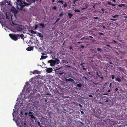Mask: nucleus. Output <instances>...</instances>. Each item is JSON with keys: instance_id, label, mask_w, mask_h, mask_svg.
<instances>
[{"instance_id": "nucleus-1", "label": "nucleus", "mask_w": 127, "mask_h": 127, "mask_svg": "<svg viewBox=\"0 0 127 127\" xmlns=\"http://www.w3.org/2000/svg\"><path fill=\"white\" fill-rule=\"evenodd\" d=\"M9 35L12 39L16 41L18 39H19V37L20 36V34H10Z\"/></svg>"}, {"instance_id": "nucleus-2", "label": "nucleus", "mask_w": 127, "mask_h": 127, "mask_svg": "<svg viewBox=\"0 0 127 127\" xmlns=\"http://www.w3.org/2000/svg\"><path fill=\"white\" fill-rule=\"evenodd\" d=\"M0 16L4 20L6 19H8L9 17V16H8L7 13L6 12L5 13V15H3L2 14V15H0Z\"/></svg>"}, {"instance_id": "nucleus-3", "label": "nucleus", "mask_w": 127, "mask_h": 127, "mask_svg": "<svg viewBox=\"0 0 127 127\" xmlns=\"http://www.w3.org/2000/svg\"><path fill=\"white\" fill-rule=\"evenodd\" d=\"M55 62V60H51L48 61V63H49L50 64V66H54Z\"/></svg>"}, {"instance_id": "nucleus-4", "label": "nucleus", "mask_w": 127, "mask_h": 127, "mask_svg": "<svg viewBox=\"0 0 127 127\" xmlns=\"http://www.w3.org/2000/svg\"><path fill=\"white\" fill-rule=\"evenodd\" d=\"M90 38L92 39L93 38V37H92L90 36H86L83 37L81 39H80V40H82V41H83V40L84 39L87 40H89L90 39ZM83 41L84 42H85V41Z\"/></svg>"}, {"instance_id": "nucleus-5", "label": "nucleus", "mask_w": 127, "mask_h": 127, "mask_svg": "<svg viewBox=\"0 0 127 127\" xmlns=\"http://www.w3.org/2000/svg\"><path fill=\"white\" fill-rule=\"evenodd\" d=\"M30 85H27L25 87H24V88H26V92L28 93H30V92L31 88H30L27 87L28 86L30 87Z\"/></svg>"}, {"instance_id": "nucleus-6", "label": "nucleus", "mask_w": 127, "mask_h": 127, "mask_svg": "<svg viewBox=\"0 0 127 127\" xmlns=\"http://www.w3.org/2000/svg\"><path fill=\"white\" fill-rule=\"evenodd\" d=\"M61 68L60 67H55V70H59L58 71V73L60 75H61L64 72L63 71H59L60 69Z\"/></svg>"}, {"instance_id": "nucleus-7", "label": "nucleus", "mask_w": 127, "mask_h": 127, "mask_svg": "<svg viewBox=\"0 0 127 127\" xmlns=\"http://www.w3.org/2000/svg\"><path fill=\"white\" fill-rule=\"evenodd\" d=\"M17 0L18 3V5L22 7V6H23V1H22V2L21 0Z\"/></svg>"}, {"instance_id": "nucleus-8", "label": "nucleus", "mask_w": 127, "mask_h": 127, "mask_svg": "<svg viewBox=\"0 0 127 127\" xmlns=\"http://www.w3.org/2000/svg\"><path fill=\"white\" fill-rule=\"evenodd\" d=\"M52 71L53 69L52 68H47L46 71L47 73H50Z\"/></svg>"}, {"instance_id": "nucleus-9", "label": "nucleus", "mask_w": 127, "mask_h": 127, "mask_svg": "<svg viewBox=\"0 0 127 127\" xmlns=\"http://www.w3.org/2000/svg\"><path fill=\"white\" fill-rule=\"evenodd\" d=\"M23 2V6H22V8L24 7L25 6H28L30 4H29L28 3H27L25 2Z\"/></svg>"}, {"instance_id": "nucleus-10", "label": "nucleus", "mask_w": 127, "mask_h": 127, "mask_svg": "<svg viewBox=\"0 0 127 127\" xmlns=\"http://www.w3.org/2000/svg\"><path fill=\"white\" fill-rule=\"evenodd\" d=\"M66 81H68L69 82H70L72 83H74V80L72 78H69L68 79H66Z\"/></svg>"}, {"instance_id": "nucleus-11", "label": "nucleus", "mask_w": 127, "mask_h": 127, "mask_svg": "<svg viewBox=\"0 0 127 127\" xmlns=\"http://www.w3.org/2000/svg\"><path fill=\"white\" fill-rule=\"evenodd\" d=\"M84 64H82L81 65H82V68L83 70H86V68H85V66L84 65Z\"/></svg>"}, {"instance_id": "nucleus-12", "label": "nucleus", "mask_w": 127, "mask_h": 127, "mask_svg": "<svg viewBox=\"0 0 127 127\" xmlns=\"http://www.w3.org/2000/svg\"><path fill=\"white\" fill-rule=\"evenodd\" d=\"M21 127H28L27 125L25 122H24V124H21L20 125Z\"/></svg>"}, {"instance_id": "nucleus-13", "label": "nucleus", "mask_w": 127, "mask_h": 127, "mask_svg": "<svg viewBox=\"0 0 127 127\" xmlns=\"http://www.w3.org/2000/svg\"><path fill=\"white\" fill-rule=\"evenodd\" d=\"M32 73L33 74H39L40 73V72H39V71H38L37 70H35L34 71H33L32 72Z\"/></svg>"}, {"instance_id": "nucleus-14", "label": "nucleus", "mask_w": 127, "mask_h": 127, "mask_svg": "<svg viewBox=\"0 0 127 127\" xmlns=\"http://www.w3.org/2000/svg\"><path fill=\"white\" fill-rule=\"evenodd\" d=\"M33 47H30L27 48L26 50L28 51H30L33 49Z\"/></svg>"}, {"instance_id": "nucleus-15", "label": "nucleus", "mask_w": 127, "mask_h": 127, "mask_svg": "<svg viewBox=\"0 0 127 127\" xmlns=\"http://www.w3.org/2000/svg\"><path fill=\"white\" fill-rule=\"evenodd\" d=\"M82 8L83 9H86L87 7V4L85 3H84L82 5Z\"/></svg>"}, {"instance_id": "nucleus-16", "label": "nucleus", "mask_w": 127, "mask_h": 127, "mask_svg": "<svg viewBox=\"0 0 127 127\" xmlns=\"http://www.w3.org/2000/svg\"><path fill=\"white\" fill-rule=\"evenodd\" d=\"M55 64H58L60 63V60L58 58H56L55 59Z\"/></svg>"}, {"instance_id": "nucleus-17", "label": "nucleus", "mask_w": 127, "mask_h": 127, "mask_svg": "<svg viewBox=\"0 0 127 127\" xmlns=\"http://www.w3.org/2000/svg\"><path fill=\"white\" fill-rule=\"evenodd\" d=\"M22 29H23L20 26L17 27V30L18 31H21Z\"/></svg>"}, {"instance_id": "nucleus-18", "label": "nucleus", "mask_w": 127, "mask_h": 127, "mask_svg": "<svg viewBox=\"0 0 127 127\" xmlns=\"http://www.w3.org/2000/svg\"><path fill=\"white\" fill-rule=\"evenodd\" d=\"M111 5L112 6H115L116 5V4H112L111 2H108L106 4V5Z\"/></svg>"}, {"instance_id": "nucleus-19", "label": "nucleus", "mask_w": 127, "mask_h": 127, "mask_svg": "<svg viewBox=\"0 0 127 127\" xmlns=\"http://www.w3.org/2000/svg\"><path fill=\"white\" fill-rule=\"evenodd\" d=\"M115 80L116 81H118L119 82H121V79L120 78H119L118 77H117V78H116L115 79Z\"/></svg>"}, {"instance_id": "nucleus-20", "label": "nucleus", "mask_w": 127, "mask_h": 127, "mask_svg": "<svg viewBox=\"0 0 127 127\" xmlns=\"http://www.w3.org/2000/svg\"><path fill=\"white\" fill-rule=\"evenodd\" d=\"M37 36H38L40 37H43V35L39 32L37 33Z\"/></svg>"}, {"instance_id": "nucleus-21", "label": "nucleus", "mask_w": 127, "mask_h": 127, "mask_svg": "<svg viewBox=\"0 0 127 127\" xmlns=\"http://www.w3.org/2000/svg\"><path fill=\"white\" fill-rule=\"evenodd\" d=\"M67 14L68 15L69 17L70 18H71L73 15V14H71V13L70 12L68 13H67Z\"/></svg>"}, {"instance_id": "nucleus-22", "label": "nucleus", "mask_w": 127, "mask_h": 127, "mask_svg": "<svg viewBox=\"0 0 127 127\" xmlns=\"http://www.w3.org/2000/svg\"><path fill=\"white\" fill-rule=\"evenodd\" d=\"M29 116H30L33 119H35L36 118H37L36 117L34 116L32 114L29 115Z\"/></svg>"}, {"instance_id": "nucleus-23", "label": "nucleus", "mask_w": 127, "mask_h": 127, "mask_svg": "<svg viewBox=\"0 0 127 127\" xmlns=\"http://www.w3.org/2000/svg\"><path fill=\"white\" fill-rule=\"evenodd\" d=\"M39 26H41L42 28L45 27L44 24L43 23H41L40 24H39Z\"/></svg>"}, {"instance_id": "nucleus-24", "label": "nucleus", "mask_w": 127, "mask_h": 127, "mask_svg": "<svg viewBox=\"0 0 127 127\" xmlns=\"http://www.w3.org/2000/svg\"><path fill=\"white\" fill-rule=\"evenodd\" d=\"M76 86L78 87H81L82 86V85L81 83L78 84L76 85Z\"/></svg>"}, {"instance_id": "nucleus-25", "label": "nucleus", "mask_w": 127, "mask_h": 127, "mask_svg": "<svg viewBox=\"0 0 127 127\" xmlns=\"http://www.w3.org/2000/svg\"><path fill=\"white\" fill-rule=\"evenodd\" d=\"M64 1H63V0H62V1L59 0L57 2V3H60L61 4H63L64 3Z\"/></svg>"}, {"instance_id": "nucleus-26", "label": "nucleus", "mask_w": 127, "mask_h": 127, "mask_svg": "<svg viewBox=\"0 0 127 127\" xmlns=\"http://www.w3.org/2000/svg\"><path fill=\"white\" fill-rule=\"evenodd\" d=\"M47 57V56H41V59H45Z\"/></svg>"}, {"instance_id": "nucleus-27", "label": "nucleus", "mask_w": 127, "mask_h": 127, "mask_svg": "<svg viewBox=\"0 0 127 127\" xmlns=\"http://www.w3.org/2000/svg\"><path fill=\"white\" fill-rule=\"evenodd\" d=\"M125 5V4H121L120 5H118V6L119 7H122V6H124Z\"/></svg>"}, {"instance_id": "nucleus-28", "label": "nucleus", "mask_w": 127, "mask_h": 127, "mask_svg": "<svg viewBox=\"0 0 127 127\" xmlns=\"http://www.w3.org/2000/svg\"><path fill=\"white\" fill-rule=\"evenodd\" d=\"M24 37V35L23 34H21L20 35V36H19V39L20 37H21V38H23Z\"/></svg>"}, {"instance_id": "nucleus-29", "label": "nucleus", "mask_w": 127, "mask_h": 127, "mask_svg": "<svg viewBox=\"0 0 127 127\" xmlns=\"http://www.w3.org/2000/svg\"><path fill=\"white\" fill-rule=\"evenodd\" d=\"M72 104H75V105L77 106H79L78 104H79V103H72Z\"/></svg>"}, {"instance_id": "nucleus-30", "label": "nucleus", "mask_w": 127, "mask_h": 127, "mask_svg": "<svg viewBox=\"0 0 127 127\" xmlns=\"http://www.w3.org/2000/svg\"><path fill=\"white\" fill-rule=\"evenodd\" d=\"M57 7L56 6H54L52 7V9L53 10H56V9Z\"/></svg>"}, {"instance_id": "nucleus-31", "label": "nucleus", "mask_w": 127, "mask_h": 127, "mask_svg": "<svg viewBox=\"0 0 127 127\" xmlns=\"http://www.w3.org/2000/svg\"><path fill=\"white\" fill-rule=\"evenodd\" d=\"M67 3L66 2H65V4L64 5V8L66 7L67 6Z\"/></svg>"}, {"instance_id": "nucleus-32", "label": "nucleus", "mask_w": 127, "mask_h": 127, "mask_svg": "<svg viewBox=\"0 0 127 127\" xmlns=\"http://www.w3.org/2000/svg\"><path fill=\"white\" fill-rule=\"evenodd\" d=\"M38 25H36L35 26V30H37L38 29Z\"/></svg>"}, {"instance_id": "nucleus-33", "label": "nucleus", "mask_w": 127, "mask_h": 127, "mask_svg": "<svg viewBox=\"0 0 127 127\" xmlns=\"http://www.w3.org/2000/svg\"><path fill=\"white\" fill-rule=\"evenodd\" d=\"M114 75H111V79L112 80L114 79Z\"/></svg>"}, {"instance_id": "nucleus-34", "label": "nucleus", "mask_w": 127, "mask_h": 127, "mask_svg": "<svg viewBox=\"0 0 127 127\" xmlns=\"http://www.w3.org/2000/svg\"><path fill=\"white\" fill-rule=\"evenodd\" d=\"M97 50H98V51H101L102 50L101 49L99 48H98L97 49Z\"/></svg>"}, {"instance_id": "nucleus-35", "label": "nucleus", "mask_w": 127, "mask_h": 127, "mask_svg": "<svg viewBox=\"0 0 127 127\" xmlns=\"http://www.w3.org/2000/svg\"><path fill=\"white\" fill-rule=\"evenodd\" d=\"M60 18H58L56 20V22H57L59 20H60Z\"/></svg>"}, {"instance_id": "nucleus-36", "label": "nucleus", "mask_w": 127, "mask_h": 127, "mask_svg": "<svg viewBox=\"0 0 127 127\" xmlns=\"http://www.w3.org/2000/svg\"><path fill=\"white\" fill-rule=\"evenodd\" d=\"M118 90V89L117 88H116V89H115V90L114 91H115V92H116V91Z\"/></svg>"}, {"instance_id": "nucleus-37", "label": "nucleus", "mask_w": 127, "mask_h": 127, "mask_svg": "<svg viewBox=\"0 0 127 127\" xmlns=\"http://www.w3.org/2000/svg\"><path fill=\"white\" fill-rule=\"evenodd\" d=\"M32 112L30 111L29 112V115H32L31 114H32Z\"/></svg>"}, {"instance_id": "nucleus-38", "label": "nucleus", "mask_w": 127, "mask_h": 127, "mask_svg": "<svg viewBox=\"0 0 127 127\" xmlns=\"http://www.w3.org/2000/svg\"><path fill=\"white\" fill-rule=\"evenodd\" d=\"M99 18V17H94V19H97Z\"/></svg>"}, {"instance_id": "nucleus-39", "label": "nucleus", "mask_w": 127, "mask_h": 127, "mask_svg": "<svg viewBox=\"0 0 127 127\" xmlns=\"http://www.w3.org/2000/svg\"><path fill=\"white\" fill-rule=\"evenodd\" d=\"M88 96L89 97H93V96L92 95H89Z\"/></svg>"}, {"instance_id": "nucleus-40", "label": "nucleus", "mask_w": 127, "mask_h": 127, "mask_svg": "<svg viewBox=\"0 0 127 127\" xmlns=\"http://www.w3.org/2000/svg\"><path fill=\"white\" fill-rule=\"evenodd\" d=\"M35 31H33V30H31V33H33V32H34Z\"/></svg>"}, {"instance_id": "nucleus-41", "label": "nucleus", "mask_w": 127, "mask_h": 127, "mask_svg": "<svg viewBox=\"0 0 127 127\" xmlns=\"http://www.w3.org/2000/svg\"><path fill=\"white\" fill-rule=\"evenodd\" d=\"M80 12V11L78 10H76L75 11V12Z\"/></svg>"}, {"instance_id": "nucleus-42", "label": "nucleus", "mask_w": 127, "mask_h": 127, "mask_svg": "<svg viewBox=\"0 0 127 127\" xmlns=\"http://www.w3.org/2000/svg\"><path fill=\"white\" fill-rule=\"evenodd\" d=\"M63 15V13H61V14H60L59 15V16L60 17H61Z\"/></svg>"}, {"instance_id": "nucleus-43", "label": "nucleus", "mask_w": 127, "mask_h": 127, "mask_svg": "<svg viewBox=\"0 0 127 127\" xmlns=\"http://www.w3.org/2000/svg\"><path fill=\"white\" fill-rule=\"evenodd\" d=\"M99 34H100V35H103V33H100V32H99Z\"/></svg>"}, {"instance_id": "nucleus-44", "label": "nucleus", "mask_w": 127, "mask_h": 127, "mask_svg": "<svg viewBox=\"0 0 127 127\" xmlns=\"http://www.w3.org/2000/svg\"><path fill=\"white\" fill-rule=\"evenodd\" d=\"M78 105L81 108L82 107V105L81 104H78Z\"/></svg>"}, {"instance_id": "nucleus-45", "label": "nucleus", "mask_w": 127, "mask_h": 127, "mask_svg": "<svg viewBox=\"0 0 127 127\" xmlns=\"http://www.w3.org/2000/svg\"><path fill=\"white\" fill-rule=\"evenodd\" d=\"M76 1H75V0L73 1V4H75Z\"/></svg>"}, {"instance_id": "nucleus-46", "label": "nucleus", "mask_w": 127, "mask_h": 127, "mask_svg": "<svg viewBox=\"0 0 127 127\" xmlns=\"http://www.w3.org/2000/svg\"><path fill=\"white\" fill-rule=\"evenodd\" d=\"M32 0L34 2H35L36 1H37L38 0Z\"/></svg>"}, {"instance_id": "nucleus-47", "label": "nucleus", "mask_w": 127, "mask_h": 127, "mask_svg": "<svg viewBox=\"0 0 127 127\" xmlns=\"http://www.w3.org/2000/svg\"><path fill=\"white\" fill-rule=\"evenodd\" d=\"M112 85V83H110L109 87H110Z\"/></svg>"}, {"instance_id": "nucleus-48", "label": "nucleus", "mask_w": 127, "mask_h": 127, "mask_svg": "<svg viewBox=\"0 0 127 127\" xmlns=\"http://www.w3.org/2000/svg\"><path fill=\"white\" fill-rule=\"evenodd\" d=\"M106 45L110 47V48H111V47L109 45V44H106Z\"/></svg>"}, {"instance_id": "nucleus-49", "label": "nucleus", "mask_w": 127, "mask_h": 127, "mask_svg": "<svg viewBox=\"0 0 127 127\" xmlns=\"http://www.w3.org/2000/svg\"><path fill=\"white\" fill-rule=\"evenodd\" d=\"M80 47L81 48H83L84 47V46L83 45L80 46Z\"/></svg>"}, {"instance_id": "nucleus-50", "label": "nucleus", "mask_w": 127, "mask_h": 127, "mask_svg": "<svg viewBox=\"0 0 127 127\" xmlns=\"http://www.w3.org/2000/svg\"><path fill=\"white\" fill-rule=\"evenodd\" d=\"M51 94L50 93H47L46 94V95H51Z\"/></svg>"}, {"instance_id": "nucleus-51", "label": "nucleus", "mask_w": 127, "mask_h": 127, "mask_svg": "<svg viewBox=\"0 0 127 127\" xmlns=\"http://www.w3.org/2000/svg\"><path fill=\"white\" fill-rule=\"evenodd\" d=\"M83 78H84L85 79L87 80V79L86 77H83Z\"/></svg>"}, {"instance_id": "nucleus-52", "label": "nucleus", "mask_w": 127, "mask_h": 127, "mask_svg": "<svg viewBox=\"0 0 127 127\" xmlns=\"http://www.w3.org/2000/svg\"><path fill=\"white\" fill-rule=\"evenodd\" d=\"M81 113L82 114H84V112L83 111H81Z\"/></svg>"}, {"instance_id": "nucleus-53", "label": "nucleus", "mask_w": 127, "mask_h": 127, "mask_svg": "<svg viewBox=\"0 0 127 127\" xmlns=\"http://www.w3.org/2000/svg\"><path fill=\"white\" fill-rule=\"evenodd\" d=\"M38 125V126H40V127H42V125H41L40 124H39V125Z\"/></svg>"}, {"instance_id": "nucleus-54", "label": "nucleus", "mask_w": 127, "mask_h": 127, "mask_svg": "<svg viewBox=\"0 0 127 127\" xmlns=\"http://www.w3.org/2000/svg\"><path fill=\"white\" fill-rule=\"evenodd\" d=\"M107 91H108V92H110V91H111V90H110V89H109V90H107Z\"/></svg>"}, {"instance_id": "nucleus-55", "label": "nucleus", "mask_w": 127, "mask_h": 127, "mask_svg": "<svg viewBox=\"0 0 127 127\" xmlns=\"http://www.w3.org/2000/svg\"><path fill=\"white\" fill-rule=\"evenodd\" d=\"M100 78H101L102 79H103V76H101L100 77Z\"/></svg>"}, {"instance_id": "nucleus-56", "label": "nucleus", "mask_w": 127, "mask_h": 127, "mask_svg": "<svg viewBox=\"0 0 127 127\" xmlns=\"http://www.w3.org/2000/svg\"><path fill=\"white\" fill-rule=\"evenodd\" d=\"M109 63V64H113V63L112 62H111Z\"/></svg>"}, {"instance_id": "nucleus-57", "label": "nucleus", "mask_w": 127, "mask_h": 127, "mask_svg": "<svg viewBox=\"0 0 127 127\" xmlns=\"http://www.w3.org/2000/svg\"><path fill=\"white\" fill-rule=\"evenodd\" d=\"M112 1L114 2H116V1L115 0H112Z\"/></svg>"}, {"instance_id": "nucleus-58", "label": "nucleus", "mask_w": 127, "mask_h": 127, "mask_svg": "<svg viewBox=\"0 0 127 127\" xmlns=\"http://www.w3.org/2000/svg\"><path fill=\"white\" fill-rule=\"evenodd\" d=\"M124 17L125 18H127V16H124Z\"/></svg>"}, {"instance_id": "nucleus-59", "label": "nucleus", "mask_w": 127, "mask_h": 127, "mask_svg": "<svg viewBox=\"0 0 127 127\" xmlns=\"http://www.w3.org/2000/svg\"><path fill=\"white\" fill-rule=\"evenodd\" d=\"M55 0H52V2H53V3L54 2H55Z\"/></svg>"}, {"instance_id": "nucleus-60", "label": "nucleus", "mask_w": 127, "mask_h": 127, "mask_svg": "<svg viewBox=\"0 0 127 127\" xmlns=\"http://www.w3.org/2000/svg\"><path fill=\"white\" fill-rule=\"evenodd\" d=\"M77 43L79 44H80L81 43V42H77Z\"/></svg>"}, {"instance_id": "nucleus-61", "label": "nucleus", "mask_w": 127, "mask_h": 127, "mask_svg": "<svg viewBox=\"0 0 127 127\" xmlns=\"http://www.w3.org/2000/svg\"><path fill=\"white\" fill-rule=\"evenodd\" d=\"M38 125H39V124H40V122H38Z\"/></svg>"}, {"instance_id": "nucleus-62", "label": "nucleus", "mask_w": 127, "mask_h": 127, "mask_svg": "<svg viewBox=\"0 0 127 127\" xmlns=\"http://www.w3.org/2000/svg\"><path fill=\"white\" fill-rule=\"evenodd\" d=\"M38 125H39V124H40V122H38Z\"/></svg>"}, {"instance_id": "nucleus-63", "label": "nucleus", "mask_w": 127, "mask_h": 127, "mask_svg": "<svg viewBox=\"0 0 127 127\" xmlns=\"http://www.w3.org/2000/svg\"><path fill=\"white\" fill-rule=\"evenodd\" d=\"M93 8H95V5H94L93 6Z\"/></svg>"}, {"instance_id": "nucleus-64", "label": "nucleus", "mask_w": 127, "mask_h": 127, "mask_svg": "<svg viewBox=\"0 0 127 127\" xmlns=\"http://www.w3.org/2000/svg\"><path fill=\"white\" fill-rule=\"evenodd\" d=\"M35 31V32H33V33H34V34H35V33H36V32H35L36 31Z\"/></svg>"}]
</instances>
